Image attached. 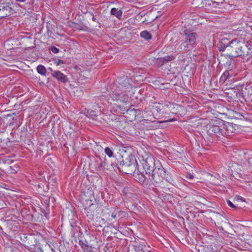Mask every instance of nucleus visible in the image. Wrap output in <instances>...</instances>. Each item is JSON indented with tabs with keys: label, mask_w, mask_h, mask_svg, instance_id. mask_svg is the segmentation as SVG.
Here are the masks:
<instances>
[{
	"label": "nucleus",
	"mask_w": 252,
	"mask_h": 252,
	"mask_svg": "<svg viewBox=\"0 0 252 252\" xmlns=\"http://www.w3.org/2000/svg\"><path fill=\"white\" fill-rule=\"evenodd\" d=\"M115 87L113 93L109 94L108 99L111 98L118 103L120 101L123 104H126L128 101V95L130 94L131 92L132 93L133 90L132 86L129 83V79L126 78L123 82L116 83Z\"/></svg>",
	"instance_id": "1"
},
{
	"label": "nucleus",
	"mask_w": 252,
	"mask_h": 252,
	"mask_svg": "<svg viewBox=\"0 0 252 252\" xmlns=\"http://www.w3.org/2000/svg\"><path fill=\"white\" fill-rule=\"evenodd\" d=\"M231 43L229 57L241 56L246 60L250 58L252 53L250 51L252 49L251 41L245 42L242 39H234L231 41Z\"/></svg>",
	"instance_id": "2"
},
{
	"label": "nucleus",
	"mask_w": 252,
	"mask_h": 252,
	"mask_svg": "<svg viewBox=\"0 0 252 252\" xmlns=\"http://www.w3.org/2000/svg\"><path fill=\"white\" fill-rule=\"evenodd\" d=\"M139 159L142 164L146 174L149 175L150 174H154V169L156 166L157 161L151 155H149L146 152L140 154L139 155Z\"/></svg>",
	"instance_id": "3"
},
{
	"label": "nucleus",
	"mask_w": 252,
	"mask_h": 252,
	"mask_svg": "<svg viewBox=\"0 0 252 252\" xmlns=\"http://www.w3.org/2000/svg\"><path fill=\"white\" fill-rule=\"evenodd\" d=\"M20 5L12 0H3L0 3V17H5L15 13Z\"/></svg>",
	"instance_id": "4"
},
{
	"label": "nucleus",
	"mask_w": 252,
	"mask_h": 252,
	"mask_svg": "<svg viewBox=\"0 0 252 252\" xmlns=\"http://www.w3.org/2000/svg\"><path fill=\"white\" fill-rule=\"evenodd\" d=\"M184 33L185 41L180 45L179 49L181 51H189L196 45L198 35L196 32L188 30H185Z\"/></svg>",
	"instance_id": "5"
},
{
	"label": "nucleus",
	"mask_w": 252,
	"mask_h": 252,
	"mask_svg": "<svg viewBox=\"0 0 252 252\" xmlns=\"http://www.w3.org/2000/svg\"><path fill=\"white\" fill-rule=\"evenodd\" d=\"M157 164L154 169L153 176L152 174H150L149 178L155 182L158 183L161 181L163 178L167 177H166V171L158 160H157Z\"/></svg>",
	"instance_id": "6"
},
{
	"label": "nucleus",
	"mask_w": 252,
	"mask_h": 252,
	"mask_svg": "<svg viewBox=\"0 0 252 252\" xmlns=\"http://www.w3.org/2000/svg\"><path fill=\"white\" fill-rule=\"evenodd\" d=\"M173 104L169 102L159 103L156 102L153 105V110L154 112L156 111L157 113L160 114H168L173 106Z\"/></svg>",
	"instance_id": "7"
},
{
	"label": "nucleus",
	"mask_w": 252,
	"mask_h": 252,
	"mask_svg": "<svg viewBox=\"0 0 252 252\" xmlns=\"http://www.w3.org/2000/svg\"><path fill=\"white\" fill-rule=\"evenodd\" d=\"M224 127L221 128L220 126H211L208 129V132L211 134H214L218 137L221 136L224 137L228 136V134L226 133L225 132H224Z\"/></svg>",
	"instance_id": "8"
},
{
	"label": "nucleus",
	"mask_w": 252,
	"mask_h": 252,
	"mask_svg": "<svg viewBox=\"0 0 252 252\" xmlns=\"http://www.w3.org/2000/svg\"><path fill=\"white\" fill-rule=\"evenodd\" d=\"M110 213L111 214V217L116 221L119 220L120 219L127 216L126 212L122 211L118 208H113Z\"/></svg>",
	"instance_id": "9"
},
{
	"label": "nucleus",
	"mask_w": 252,
	"mask_h": 252,
	"mask_svg": "<svg viewBox=\"0 0 252 252\" xmlns=\"http://www.w3.org/2000/svg\"><path fill=\"white\" fill-rule=\"evenodd\" d=\"M231 41L226 38H222L219 43V48L220 51H224L226 49L230 52Z\"/></svg>",
	"instance_id": "10"
},
{
	"label": "nucleus",
	"mask_w": 252,
	"mask_h": 252,
	"mask_svg": "<svg viewBox=\"0 0 252 252\" xmlns=\"http://www.w3.org/2000/svg\"><path fill=\"white\" fill-rule=\"evenodd\" d=\"M146 247L143 244L137 243L128 248L127 252H144Z\"/></svg>",
	"instance_id": "11"
},
{
	"label": "nucleus",
	"mask_w": 252,
	"mask_h": 252,
	"mask_svg": "<svg viewBox=\"0 0 252 252\" xmlns=\"http://www.w3.org/2000/svg\"><path fill=\"white\" fill-rule=\"evenodd\" d=\"M79 245L82 248L84 252H96V248L93 247L92 245H88L87 241L84 242L80 240L79 241Z\"/></svg>",
	"instance_id": "12"
},
{
	"label": "nucleus",
	"mask_w": 252,
	"mask_h": 252,
	"mask_svg": "<svg viewBox=\"0 0 252 252\" xmlns=\"http://www.w3.org/2000/svg\"><path fill=\"white\" fill-rule=\"evenodd\" d=\"M53 76L58 80L63 83L66 82L68 80L65 75L59 71H55L53 73Z\"/></svg>",
	"instance_id": "13"
},
{
	"label": "nucleus",
	"mask_w": 252,
	"mask_h": 252,
	"mask_svg": "<svg viewBox=\"0 0 252 252\" xmlns=\"http://www.w3.org/2000/svg\"><path fill=\"white\" fill-rule=\"evenodd\" d=\"M232 71H225L220 79V83L223 84L225 81L232 76Z\"/></svg>",
	"instance_id": "14"
},
{
	"label": "nucleus",
	"mask_w": 252,
	"mask_h": 252,
	"mask_svg": "<svg viewBox=\"0 0 252 252\" xmlns=\"http://www.w3.org/2000/svg\"><path fill=\"white\" fill-rule=\"evenodd\" d=\"M111 13L120 19L122 17L123 12L121 10L118 8H113L111 10Z\"/></svg>",
	"instance_id": "15"
},
{
	"label": "nucleus",
	"mask_w": 252,
	"mask_h": 252,
	"mask_svg": "<svg viewBox=\"0 0 252 252\" xmlns=\"http://www.w3.org/2000/svg\"><path fill=\"white\" fill-rule=\"evenodd\" d=\"M36 70L37 72L42 75H45L47 72L46 68L42 65H38Z\"/></svg>",
	"instance_id": "16"
},
{
	"label": "nucleus",
	"mask_w": 252,
	"mask_h": 252,
	"mask_svg": "<svg viewBox=\"0 0 252 252\" xmlns=\"http://www.w3.org/2000/svg\"><path fill=\"white\" fill-rule=\"evenodd\" d=\"M140 36L142 38H144L146 40H149L151 39L152 36L150 32L147 31H144L141 32Z\"/></svg>",
	"instance_id": "17"
},
{
	"label": "nucleus",
	"mask_w": 252,
	"mask_h": 252,
	"mask_svg": "<svg viewBox=\"0 0 252 252\" xmlns=\"http://www.w3.org/2000/svg\"><path fill=\"white\" fill-rule=\"evenodd\" d=\"M224 132H225L226 133L228 134V136L229 135L230 133H231L233 131V127L231 124L228 123L226 126V128H225Z\"/></svg>",
	"instance_id": "18"
},
{
	"label": "nucleus",
	"mask_w": 252,
	"mask_h": 252,
	"mask_svg": "<svg viewBox=\"0 0 252 252\" xmlns=\"http://www.w3.org/2000/svg\"><path fill=\"white\" fill-rule=\"evenodd\" d=\"M104 151H105V153L106 154V155H107L110 158V157H112L113 156V152L109 148L106 147Z\"/></svg>",
	"instance_id": "19"
},
{
	"label": "nucleus",
	"mask_w": 252,
	"mask_h": 252,
	"mask_svg": "<svg viewBox=\"0 0 252 252\" xmlns=\"http://www.w3.org/2000/svg\"><path fill=\"white\" fill-rule=\"evenodd\" d=\"M175 58L173 56H168L163 58L162 60L164 62H168L173 60Z\"/></svg>",
	"instance_id": "20"
},
{
	"label": "nucleus",
	"mask_w": 252,
	"mask_h": 252,
	"mask_svg": "<svg viewBox=\"0 0 252 252\" xmlns=\"http://www.w3.org/2000/svg\"><path fill=\"white\" fill-rule=\"evenodd\" d=\"M97 114L95 113V112L94 111H91L89 112V117L94 119V117H96Z\"/></svg>",
	"instance_id": "21"
},
{
	"label": "nucleus",
	"mask_w": 252,
	"mask_h": 252,
	"mask_svg": "<svg viewBox=\"0 0 252 252\" xmlns=\"http://www.w3.org/2000/svg\"><path fill=\"white\" fill-rule=\"evenodd\" d=\"M50 50L53 53H55V54H57V53H59V49L55 46L51 47L50 48Z\"/></svg>",
	"instance_id": "22"
},
{
	"label": "nucleus",
	"mask_w": 252,
	"mask_h": 252,
	"mask_svg": "<svg viewBox=\"0 0 252 252\" xmlns=\"http://www.w3.org/2000/svg\"><path fill=\"white\" fill-rule=\"evenodd\" d=\"M227 203L229 207L234 209L236 208V207L230 200H227Z\"/></svg>",
	"instance_id": "23"
},
{
	"label": "nucleus",
	"mask_w": 252,
	"mask_h": 252,
	"mask_svg": "<svg viewBox=\"0 0 252 252\" xmlns=\"http://www.w3.org/2000/svg\"><path fill=\"white\" fill-rule=\"evenodd\" d=\"M187 177L189 179H192L193 178V175L190 173L188 174Z\"/></svg>",
	"instance_id": "24"
},
{
	"label": "nucleus",
	"mask_w": 252,
	"mask_h": 252,
	"mask_svg": "<svg viewBox=\"0 0 252 252\" xmlns=\"http://www.w3.org/2000/svg\"><path fill=\"white\" fill-rule=\"evenodd\" d=\"M175 121V119H168V120H165L164 122H173V121Z\"/></svg>",
	"instance_id": "25"
},
{
	"label": "nucleus",
	"mask_w": 252,
	"mask_h": 252,
	"mask_svg": "<svg viewBox=\"0 0 252 252\" xmlns=\"http://www.w3.org/2000/svg\"><path fill=\"white\" fill-rule=\"evenodd\" d=\"M239 199L241 200L242 202H245V199L242 196H239Z\"/></svg>",
	"instance_id": "26"
},
{
	"label": "nucleus",
	"mask_w": 252,
	"mask_h": 252,
	"mask_svg": "<svg viewBox=\"0 0 252 252\" xmlns=\"http://www.w3.org/2000/svg\"><path fill=\"white\" fill-rule=\"evenodd\" d=\"M168 182H169L170 183H171V184L173 185V183H174V181L172 179H170L169 180H166Z\"/></svg>",
	"instance_id": "27"
},
{
	"label": "nucleus",
	"mask_w": 252,
	"mask_h": 252,
	"mask_svg": "<svg viewBox=\"0 0 252 252\" xmlns=\"http://www.w3.org/2000/svg\"><path fill=\"white\" fill-rule=\"evenodd\" d=\"M16 1L19 2H24L27 0H15Z\"/></svg>",
	"instance_id": "28"
},
{
	"label": "nucleus",
	"mask_w": 252,
	"mask_h": 252,
	"mask_svg": "<svg viewBox=\"0 0 252 252\" xmlns=\"http://www.w3.org/2000/svg\"><path fill=\"white\" fill-rule=\"evenodd\" d=\"M62 63H63V62L62 61H61V60H59L58 61V64H62Z\"/></svg>",
	"instance_id": "29"
},
{
	"label": "nucleus",
	"mask_w": 252,
	"mask_h": 252,
	"mask_svg": "<svg viewBox=\"0 0 252 252\" xmlns=\"http://www.w3.org/2000/svg\"><path fill=\"white\" fill-rule=\"evenodd\" d=\"M146 178L145 176L142 177V181H144L145 180Z\"/></svg>",
	"instance_id": "30"
},
{
	"label": "nucleus",
	"mask_w": 252,
	"mask_h": 252,
	"mask_svg": "<svg viewBox=\"0 0 252 252\" xmlns=\"http://www.w3.org/2000/svg\"><path fill=\"white\" fill-rule=\"evenodd\" d=\"M208 2H209V3H208L209 5H210L211 2H212V1H210V0H208Z\"/></svg>",
	"instance_id": "31"
},
{
	"label": "nucleus",
	"mask_w": 252,
	"mask_h": 252,
	"mask_svg": "<svg viewBox=\"0 0 252 252\" xmlns=\"http://www.w3.org/2000/svg\"><path fill=\"white\" fill-rule=\"evenodd\" d=\"M124 111H127V110L125 108Z\"/></svg>",
	"instance_id": "32"
},
{
	"label": "nucleus",
	"mask_w": 252,
	"mask_h": 252,
	"mask_svg": "<svg viewBox=\"0 0 252 252\" xmlns=\"http://www.w3.org/2000/svg\"><path fill=\"white\" fill-rule=\"evenodd\" d=\"M158 123H162V122L160 121V122H158Z\"/></svg>",
	"instance_id": "33"
}]
</instances>
